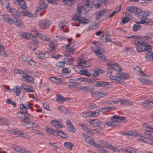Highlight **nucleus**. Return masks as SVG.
Returning <instances> with one entry per match:
<instances>
[{
	"instance_id": "49530a36",
	"label": "nucleus",
	"mask_w": 153,
	"mask_h": 153,
	"mask_svg": "<svg viewBox=\"0 0 153 153\" xmlns=\"http://www.w3.org/2000/svg\"><path fill=\"white\" fill-rule=\"evenodd\" d=\"M113 108H114L113 107L105 106L100 108L99 109L100 111H101L102 112H104L113 110Z\"/></svg>"
},
{
	"instance_id": "0eeeda50",
	"label": "nucleus",
	"mask_w": 153,
	"mask_h": 153,
	"mask_svg": "<svg viewBox=\"0 0 153 153\" xmlns=\"http://www.w3.org/2000/svg\"><path fill=\"white\" fill-rule=\"evenodd\" d=\"M73 20L74 21H78L80 23L84 25L89 23L90 22V21L88 19L85 17L81 18L79 15L77 16L76 15L73 18Z\"/></svg>"
},
{
	"instance_id": "79ce46f5",
	"label": "nucleus",
	"mask_w": 153,
	"mask_h": 153,
	"mask_svg": "<svg viewBox=\"0 0 153 153\" xmlns=\"http://www.w3.org/2000/svg\"><path fill=\"white\" fill-rule=\"evenodd\" d=\"M57 45V43L56 41H52L50 42L49 47L51 50H54Z\"/></svg>"
},
{
	"instance_id": "4d7b16f0",
	"label": "nucleus",
	"mask_w": 153,
	"mask_h": 153,
	"mask_svg": "<svg viewBox=\"0 0 153 153\" xmlns=\"http://www.w3.org/2000/svg\"><path fill=\"white\" fill-rule=\"evenodd\" d=\"M13 91L14 93L17 96H19L20 95V91L22 90V89H19L18 86H16L15 87L13 88Z\"/></svg>"
},
{
	"instance_id": "0e129e2a",
	"label": "nucleus",
	"mask_w": 153,
	"mask_h": 153,
	"mask_svg": "<svg viewBox=\"0 0 153 153\" xmlns=\"http://www.w3.org/2000/svg\"><path fill=\"white\" fill-rule=\"evenodd\" d=\"M30 132L31 133H33L39 135L40 134L41 135H44V134L43 133H40L39 131L34 128H32L30 131Z\"/></svg>"
},
{
	"instance_id": "4be33fe9",
	"label": "nucleus",
	"mask_w": 153,
	"mask_h": 153,
	"mask_svg": "<svg viewBox=\"0 0 153 153\" xmlns=\"http://www.w3.org/2000/svg\"><path fill=\"white\" fill-rule=\"evenodd\" d=\"M140 11L137 14V16L140 18H146L149 15V12L147 11H143L140 8Z\"/></svg>"
},
{
	"instance_id": "c85d7f7f",
	"label": "nucleus",
	"mask_w": 153,
	"mask_h": 153,
	"mask_svg": "<svg viewBox=\"0 0 153 153\" xmlns=\"http://www.w3.org/2000/svg\"><path fill=\"white\" fill-rule=\"evenodd\" d=\"M108 85L107 82L104 81H101L97 82L95 85L96 87H103Z\"/></svg>"
},
{
	"instance_id": "4c0bfd02",
	"label": "nucleus",
	"mask_w": 153,
	"mask_h": 153,
	"mask_svg": "<svg viewBox=\"0 0 153 153\" xmlns=\"http://www.w3.org/2000/svg\"><path fill=\"white\" fill-rule=\"evenodd\" d=\"M65 4L71 6L75 3L76 0H62Z\"/></svg>"
},
{
	"instance_id": "e2e57ef3",
	"label": "nucleus",
	"mask_w": 153,
	"mask_h": 153,
	"mask_svg": "<svg viewBox=\"0 0 153 153\" xmlns=\"http://www.w3.org/2000/svg\"><path fill=\"white\" fill-rule=\"evenodd\" d=\"M141 39L143 40L145 42V43L149 42L151 39V37L149 36H142L141 37Z\"/></svg>"
},
{
	"instance_id": "774afa93",
	"label": "nucleus",
	"mask_w": 153,
	"mask_h": 153,
	"mask_svg": "<svg viewBox=\"0 0 153 153\" xmlns=\"http://www.w3.org/2000/svg\"><path fill=\"white\" fill-rule=\"evenodd\" d=\"M83 129L86 132H88L89 130H90V129L88 126H87L85 124L81 125Z\"/></svg>"
},
{
	"instance_id": "20e7f679",
	"label": "nucleus",
	"mask_w": 153,
	"mask_h": 153,
	"mask_svg": "<svg viewBox=\"0 0 153 153\" xmlns=\"http://www.w3.org/2000/svg\"><path fill=\"white\" fill-rule=\"evenodd\" d=\"M84 59V56H82L79 58L77 64L79 66L85 68L90 66L91 63L90 62L86 61Z\"/></svg>"
},
{
	"instance_id": "4468645a",
	"label": "nucleus",
	"mask_w": 153,
	"mask_h": 153,
	"mask_svg": "<svg viewBox=\"0 0 153 153\" xmlns=\"http://www.w3.org/2000/svg\"><path fill=\"white\" fill-rule=\"evenodd\" d=\"M48 7V5L44 1H41L40 2L39 7L36 10V12H39V11L44 10L45 9L47 8Z\"/></svg>"
},
{
	"instance_id": "052dcab7",
	"label": "nucleus",
	"mask_w": 153,
	"mask_h": 153,
	"mask_svg": "<svg viewBox=\"0 0 153 153\" xmlns=\"http://www.w3.org/2000/svg\"><path fill=\"white\" fill-rule=\"evenodd\" d=\"M130 20V19L128 17H123L121 21L120 24L122 25H124L126 23H127Z\"/></svg>"
},
{
	"instance_id": "09e8293b",
	"label": "nucleus",
	"mask_w": 153,
	"mask_h": 153,
	"mask_svg": "<svg viewBox=\"0 0 153 153\" xmlns=\"http://www.w3.org/2000/svg\"><path fill=\"white\" fill-rule=\"evenodd\" d=\"M106 148L109 149L113 152H120V150L117 147H114L111 145H109L107 146H106Z\"/></svg>"
},
{
	"instance_id": "13d9d810",
	"label": "nucleus",
	"mask_w": 153,
	"mask_h": 153,
	"mask_svg": "<svg viewBox=\"0 0 153 153\" xmlns=\"http://www.w3.org/2000/svg\"><path fill=\"white\" fill-rule=\"evenodd\" d=\"M25 62L33 66H35L36 65V62L32 60H24Z\"/></svg>"
},
{
	"instance_id": "393cba45",
	"label": "nucleus",
	"mask_w": 153,
	"mask_h": 153,
	"mask_svg": "<svg viewBox=\"0 0 153 153\" xmlns=\"http://www.w3.org/2000/svg\"><path fill=\"white\" fill-rule=\"evenodd\" d=\"M21 121L24 123L25 126H26L27 125L31 123L30 118L26 115L24 117H22Z\"/></svg>"
},
{
	"instance_id": "e433bc0d",
	"label": "nucleus",
	"mask_w": 153,
	"mask_h": 153,
	"mask_svg": "<svg viewBox=\"0 0 153 153\" xmlns=\"http://www.w3.org/2000/svg\"><path fill=\"white\" fill-rule=\"evenodd\" d=\"M79 89L81 91H91L93 90L92 88L90 86H83L79 87Z\"/></svg>"
},
{
	"instance_id": "412c9836",
	"label": "nucleus",
	"mask_w": 153,
	"mask_h": 153,
	"mask_svg": "<svg viewBox=\"0 0 153 153\" xmlns=\"http://www.w3.org/2000/svg\"><path fill=\"white\" fill-rule=\"evenodd\" d=\"M105 11L102 10H101L99 12H97L96 14V18L97 20H99L100 21H102L104 19L103 17L104 16Z\"/></svg>"
},
{
	"instance_id": "7c9ffc66",
	"label": "nucleus",
	"mask_w": 153,
	"mask_h": 153,
	"mask_svg": "<svg viewBox=\"0 0 153 153\" xmlns=\"http://www.w3.org/2000/svg\"><path fill=\"white\" fill-rule=\"evenodd\" d=\"M13 23L18 27H21L23 25V22L19 18L14 19L13 20Z\"/></svg>"
},
{
	"instance_id": "c756f323",
	"label": "nucleus",
	"mask_w": 153,
	"mask_h": 153,
	"mask_svg": "<svg viewBox=\"0 0 153 153\" xmlns=\"http://www.w3.org/2000/svg\"><path fill=\"white\" fill-rule=\"evenodd\" d=\"M117 76L120 79H127L129 78V76L123 72L121 73H117Z\"/></svg>"
},
{
	"instance_id": "c9c22d12",
	"label": "nucleus",
	"mask_w": 153,
	"mask_h": 153,
	"mask_svg": "<svg viewBox=\"0 0 153 153\" xmlns=\"http://www.w3.org/2000/svg\"><path fill=\"white\" fill-rule=\"evenodd\" d=\"M18 4L19 5L20 8L25 9L27 8V5L25 1L24 0H19Z\"/></svg>"
},
{
	"instance_id": "ea45409f",
	"label": "nucleus",
	"mask_w": 153,
	"mask_h": 153,
	"mask_svg": "<svg viewBox=\"0 0 153 153\" xmlns=\"http://www.w3.org/2000/svg\"><path fill=\"white\" fill-rule=\"evenodd\" d=\"M99 143H100V144H96V147L97 148V149H98V147L102 148H103V146H104L106 147V146H108L106 145L107 142L106 141L103 140H100V141Z\"/></svg>"
},
{
	"instance_id": "6ab92c4d",
	"label": "nucleus",
	"mask_w": 153,
	"mask_h": 153,
	"mask_svg": "<svg viewBox=\"0 0 153 153\" xmlns=\"http://www.w3.org/2000/svg\"><path fill=\"white\" fill-rule=\"evenodd\" d=\"M23 76V78L26 82L32 84H33L34 83V78L33 77L28 75L27 73L25 74L24 76Z\"/></svg>"
},
{
	"instance_id": "603ef678",
	"label": "nucleus",
	"mask_w": 153,
	"mask_h": 153,
	"mask_svg": "<svg viewBox=\"0 0 153 153\" xmlns=\"http://www.w3.org/2000/svg\"><path fill=\"white\" fill-rule=\"evenodd\" d=\"M3 47L2 45L0 46V54L1 56H7L8 55L5 52Z\"/></svg>"
},
{
	"instance_id": "680f3d73",
	"label": "nucleus",
	"mask_w": 153,
	"mask_h": 153,
	"mask_svg": "<svg viewBox=\"0 0 153 153\" xmlns=\"http://www.w3.org/2000/svg\"><path fill=\"white\" fill-rule=\"evenodd\" d=\"M15 149L16 151L21 153H24L25 151L23 148L21 147H15Z\"/></svg>"
},
{
	"instance_id": "a211bd4d",
	"label": "nucleus",
	"mask_w": 153,
	"mask_h": 153,
	"mask_svg": "<svg viewBox=\"0 0 153 153\" xmlns=\"http://www.w3.org/2000/svg\"><path fill=\"white\" fill-rule=\"evenodd\" d=\"M143 105L145 108H149L153 106V100L150 99L144 101L143 102Z\"/></svg>"
},
{
	"instance_id": "c03bdc74",
	"label": "nucleus",
	"mask_w": 153,
	"mask_h": 153,
	"mask_svg": "<svg viewBox=\"0 0 153 153\" xmlns=\"http://www.w3.org/2000/svg\"><path fill=\"white\" fill-rule=\"evenodd\" d=\"M141 26L140 24V23L137 22L136 24L134 25L132 29L134 31L136 32L138 31L141 28Z\"/></svg>"
},
{
	"instance_id": "dca6fc26",
	"label": "nucleus",
	"mask_w": 153,
	"mask_h": 153,
	"mask_svg": "<svg viewBox=\"0 0 153 153\" xmlns=\"http://www.w3.org/2000/svg\"><path fill=\"white\" fill-rule=\"evenodd\" d=\"M4 21L7 23L12 24L13 23V20L8 15L6 14H4L1 16Z\"/></svg>"
},
{
	"instance_id": "2f4dec72",
	"label": "nucleus",
	"mask_w": 153,
	"mask_h": 153,
	"mask_svg": "<svg viewBox=\"0 0 153 153\" xmlns=\"http://www.w3.org/2000/svg\"><path fill=\"white\" fill-rule=\"evenodd\" d=\"M67 98H64L60 94L57 95L56 97V101L61 103H62L64 101L66 100Z\"/></svg>"
},
{
	"instance_id": "864d4df0",
	"label": "nucleus",
	"mask_w": 153,
	"mask_h": 153,
	"mask_svg": "<svg viewBox=\"0 0 153 153\" xmlns=\"http://www.w3.org/2000/svg\"><path fill=\"white\" fill-rule=\"evenodd\" d=\"M57 135H59L60 137L62 138H67L68 137L67 135L64 132H62L61 130H59L57 131Z\"/></svg>"
},
{
	"instance_id": "39448f33",
	"label": "nucleus",
	"mask_w": 153,
	"mask_h": 153,
	"mask_svg": "<svg viewBox=\"0 0 153 153\" xmlns=\"http://www.w3.org/2000/svg\"><path fill=\"white\" fill-rule=\"evenodd\" d=\"M51 24V22L50 20L45 19L39 21V25L41 29H45L48 28Z\"/></svg>"
},
{
	"instance_id": "aec40b11",
	"label": "nucleus",
	"mask_w": 153,
	"mask_h": 153,
	"mask_svg": "<svg viewBox=\"0 0 153 153\" xmlns=\"http://www.w3.org/2000/svg\"><path fill=\"white\" fill-rule=\"evenodd\" d=\"M22 86L24 90L27 92H33L34 91L33 87L30 85H27L25 84H23Z\"/></svg>"
},
{
	"instance_id": "37998d69",
	"label": "nucleus",
	"mask_w": 153,
	"mask_h": 153,
	"mask_svg": "<svg viewBox=\"0 0 153 153\" xmlns=\"http://www.w3.org/2000/svg\"><path fill=\"white\" fill-rule=\"evenodd\" d=\"M127 134L128 135L132 136H137L138 137H140V138L141 137H143L141 135L138 133H137L133 131H128L127 132Z\"/></svg>"
},
{
	"instance_id": "de8ad7c7",
	"label": "nucleus",
	"mask_w": 153,
	"mask_h": 153,
	"mask_svg": "<svg viewBox=\"0 0 153 153\" xmlns=\"http://www.w3.org/2000/svg\"><path fill=\"white\" fill-rule=\"evenodd\" d=\"M36 54L37 56L40 59L43 60L45 58L44 53L41 51L37 52L36 53Z\"/></svg>"
},
{
	"instance_id": "bb28decb",
	"label": "nucleus",
	"mask_w": 153,
	"mask_h": 153,
	"mask_svg": "<svg viewBox=\"0 0 153 153\" xmlns=\"http://www.w3.org/2000/svg\"><path fill=\"white\" fill-rule=\"evenodd\" d=\"M140 141H142L150 145H153V142L150 139L148 138H145L144 137H141L139 139Z\"/></svg>"
},
{
	"instance_id": "6e6d98bb",
	"label": "nucleus",
	"mask_w": 153,
	"mask_h": 153,
	"mask_svg": "<svg viewBox=\"0 0 153 153\" xmlns=\"http://www.w3.org/2000/svg\"><path fill=\"white\" fill-rule=\"evenodd\" d=\"M65 147L67 149H71L73 147V144L71 143L68 142H66L64 144Z\"/></svg>"
},
{
	"instance_id": "f03ea898",
	"label": "nucleus",
	"mask_w": 153,
	"mask_h": 153,
	"mask_svg": "<svg viewBox=\"0 0 153 153\" xmlns=\"http://www.w3.org/2000/svg\"><path fill=\"white\" fill-rule=\"evenodd\" d=\"M136 48L137 52H150L152 49V47L149 45H147L143 40L141 39L139 43L136 45Z\"/></svg>"
},
{
	"instance_id": "f704fd0d",
	"label": "nucleus",
	"mask_w": 153,
	"mask_h": 153,
	"mask_svg": "<svg viewBox=\"0 0 153 153\" xmlns=\"http://www.w3.org/2000/svg\"><path fill=\"white\" fill-rule=\"evenodd\" d=\"M66 123L69 130L72 131H73L74 130V127L72 125L71 122L69 119H67L66 120Z\"/></svg>"
},
{
	"instance_id": "5fc2aeb1",
	"label": "nucleus",
	"mask_w": 153,
	"mask_h": 153,
	"mask_svg": "<svg viewBox=\"0 0 153 153\" xmlns=\"http://www.w3.org/2000/svg\"><path fill=\"white\" fill-rule=\"evenodd\" d=\"M126 151L129 153H138V151L136 149H133L131 147H129L126 149Z\"/></svg>"
},
{
	"instance_id": "9d476101",
	"label": "nucleus",
	"mask_w": 153,
	"mask_h": 153,
	"mask_svg": "<svg viewBox=\"0 0 153 153\" xmlns=\"http://www.w3.org/2000/svg\"><path fill=\"white\" fill-rule=\"evenodd\" d=\"M100 23L99 20H95L91 23L87 29L88 31H90L92 30L97 29L99 27Z\"/></svg>"
},
{
	"instance_id": "a18cd8bd",
	"label": "nucleus",
	"mask_w": 153,
	"mask_h": 153,
	"mask_svg": "<svg viewBox=\"0 0 153 153\" xmlns=\"http://www.w3.org/2000/svg\"><path fill=\"white\" fill-rule=\"evenodd\" d=\"M71 71L69 68H63L62 70V72L63 74H68V76H67V77L69 78L71 77V76L69 75L68 74L70 73Z\"/></svg>"
},
{
	"instance_id": "6e6552de",
	"label": "nucleus",
	"mask_w": 153,
	"mask_h": 153,
	"mask_svg": "<svg viewBox=\"0 0 153 153\" xmlns=\"http://www.w3.org/2000/svg\"><path fill=\"white\" fill-rule=\"evenodd\" d=\"M33 105L32 103H29L28 102H25L24 104L22 103L20 105V109H22L24 113H27V110L32 108V106Z\"/></svg>"
},
{
	"instance_id": "473e14b6",
	"label": "nucleus",
	"mask_w": 153,
	"mask_h": 153,
	"mask_svg": "<svg viewBox=\"0 0 153 153\" xmlns=\"http://www.w3.org/2000/svg\"><path fill=\"white\" fill-rule=\"evenodd\" d=\"M120 104L122 105L129 106L133 105V103L131 102L126 100L120 99Z\"/></svg>"
},
{
	"instance_id": "423d86ee",
	"label": "nucleus",
	"mask_w": 153,
	"mask_h": 153,
	"mask_svg": "<svg viewBox=\"0 0 153 153\" xmlns=\"http://www.w3.org/2000/svg\"><path fill=\"white\" fill-rule=\"evenodd\" d=\"M111 120L113 123H115L116 122L118 123L121 122H126L127 121V120L126 119L125 117L117 115L112 116L111 118Z\"/></svg>"
},
{
	"instance_id": "2eb2a0df",
	"label": "nucleus",
	"mask_w": 153,
	"mask_h": 153,
	"mask_svg": "<svg viewBox=\"0 0 153 153\" xmlns=\"http://www.w3.org/2000/svg\"><path fill=\"white\" fill-rule=\"evenodd\" d=\"M126 37L129 38H133L135 39H132L131 42L136 45H136H137L141 39V37H138L136 35L127 37Z\"/></svg>"
},
{
	"instance_id": "a19ab883",
	"label": "nucleus",
	"mask_w": 153,
	"mask_h": 153,
	"mask_svg": "<svg viewBox=\"0 0 153 153\" xmlns=\"http://www.w3.org/2000/svg\"><path fill=\"white\" fill-rule=\"evenodd\" d=\"M146 58L149 61H153V52L147 53L146 55Z\"/></svg>"
},
{
	"instance_id": "cd10ccee",
	"label": "nucleus",
	"mask_w": 153,
	"mask_h": 153,
	"mask_svg": "<svg viewBox=\"0 0 153 153\" xmlns=\"http://www.w3.org/2000/svg\"><path fill=\"white\" fill-rule=\"evenodd\" d=\"M36 34L37 36L39 37L44 41H49L50 40L51 38L46 36L39 33H37Z\"/></svg>"
},
{
	"instance_id": "f257e3e1",
	"label": "nucleus",
	"mask_w": 153,
	"mask_h": 153,
	"mask_svg": "<svg viewBox=\"0 0 153 153\" xmlns=\"http://www.w3.org/2000/svg\"><path fill=\"white\" fill-rule=\"evenodd\" d=\"M105 0H87L83 7L85 9L84 7L88 8H91L94 6H96L97 7H102L104 5V2Z\"/></svg>"
},
{
	"instance_id": "8fccbe9b",
	"label": "nucleus",
	"mask_w": 153,
	"mask_h": 153,
	"mask_svg": "<svg viewBox=\"0 0 153 153\" xmlns=\"http://www.w3.org/2000/svg\"><path fill=\"white\" fill-rule=\"evenodd\" d=\"M46 131L48 133L52 134L55 136L57 135V131L54 130L53 129L48 128L47 129Z\"/></svg>"
},
{
	"instance_id": "7ed1b4c3",
	"label": "nucleus",
	"mask_w": 153,
	"mask_h": 153,
	"mask_svg": "<svg viewBox=\"0 0 153 153\" xmlns=\"http://www.w3.org/2000/svg\"><path fill=\"white\" fill-rule=\"evenodd\" d=\"M140 8L136 7H135L131 6L128 7L125 11V14L126 16H129L131 13H134L137 16V14L140 11Z\"/></svg>"
},
{
	"instance_id": "5701e85b",
	"label": "nucleus",
	"mask_w": 153,
	"mask_h": 153,
	"mask_svg": "<svg viewBox=\"0 0 153 153\" xmlns=\"http://www.w3.org/2000/svg\"><path fill=\"white\" fill-rule=\"evenodd\" d=\"M107 65L111 69H113L115 71H120L122 70V68L117 65L108 63H107Z\"/></svg>"
},
{
	"instance_id": "1a4fd4ad",
	"label": "nucleus",
	"mask_w": 153,
	"mask_h": 153,
	"mask_svg": "<svg viewBox=\"0 0 153 153\" xmlns=\"http://www.w3.org/2000/svg\"><path fill=\"white\" fill-rule=\"evenodd\" d=\"M7 9L8 10V12L11 13V14L14 17L17 18L19 16L20 13L17 11V10L12 7L10 5L8 7H7Z\"/></svg>"
},
{
	"instance_id": "69168bd1",
	"label": "nucleus",
	"mask_w": 153,
	"mask_h": 153,
	"mask_svg": "<svg viewBox=\"0 0 153 153\" xmlns=\"http://www.w3.org/2000/svg\"><path fill=\"white\" fill-rule=\"evenodd\" d=\"M22 14L25 16H27L29 17H32L33 16V13H30L29 11H23L22 13Z\"/></svg>"
},
{
	"instance_id": "f3484780",
	"label": "nucleus",
	"mask_w": 153,
	"mask_h": 153,
	"mask_svg": "<svg viewBox=\"0 0 153 153\" xmlns=\"http://www.w3.org/2000/svg\"><path fill=\"white\" fill-rule=\"evenodd\" d=\"M110 78L111 80L113 82L117 83L120 84L124 85L125 82L123 81L122 79H120L117 76V74L116 76H110Z\"/></svg>"
},
{
	"instance_id": "ddd939ff",
	"label": "nucleus",
	"mask_w": 153,
	"mask_h": 153,
	"mask_svg": "<svg viewBox=\"0 0 153 153\" xmlns=\"http://www.w3.org/2000/svg\"><path fill=\"white\" fill-rule=\"evenodd\" d=\"M89 123L93 127L102 126L104 125V123L98 119L92 120L89 121Z\"/></svg>"
},
{
	"instance_id": "58836bf2",
	"label": "nucleus",
	"mask_w": 153,
	"mask_h": 153,
	"mask_svg": "<svg viewBox=\"0 0 153 153\" xmlns=\"http://www.w3.org/2000/svg\"><path fill=\"white\" fill-rule=\"evenodd\" d=\"M65 22L63 21H61L59 23V29H62L63 30V31L64 32H68V30H65L64 29L65 27L66 28L67 27L64 24Z\"/></svg>"
},
{
	"instance_id": "72a5a7b5",
	"label": "nucleus",
	"mask_w": 153,
	"mask_h": 153,
	"mask_svg": "<svg viewBox=\"0 0 153 153\" xmlns=\"http://www.w3.org/2000/svg\"><path fill=\"white\" fill-rule=\"evenodd\" d=\"M138 80L139 81L141 82L143 84L151 85L152 83V82L146 79L140 78L138 79Z\"/></svg>"
},
{
	"instance_id": "bf43d9fd",
	"label": "nucleus",
	"mask_w": 153,
	"mask_h": 153,
	"mask_svg": "<svg viewBox=\"0 0 153 153\" xmlns=\"http://www.w3.org/2000/svg\"><path fill=\"white\" fill-rule=\"evenodd\" d=\"M78 73L80 75H83L88 76H91V73H89L87 71L83 70L79 71Z\"/></svg>"
},
{
	"instance_id": "338daca9",
	"label": "nucleus",
	"mask_w": 153,
	"mask_h": 153,
	"mask_svg": "<svg viewBox=\"0 0 153 153\" xmlns=\"http://www.w3.org/2000/svg\"><path fill=\"white\" fill-rule=\"evenodd\" d=\"M0 1L2 4L5 6L6 8L7 6L8 7L10 5L9 3L6 0H0Z\"/></svg>"
},
{
	"instance_id": "b1692460",
	"label": "nucleus",
	"mask_w": 153,
	"mask_h": 153,
	"mask_svg": "<svg viewBox=\"0 0 153 153\" xmlns=\"http://www.w3.org/2000/svg\"><path fill=\"white\" fill-rule=\"evenodd\" d=\"M65 62L67 64L71 65L74 61V59L70 55H67L65 57Z\"/></svg>"
},
{
	"instance_id": "a878e982",
	"label": "nucleus",
	"mask_w": 153,
	"mask_h": 153,
	"mask_svg": "<svg viewBox=\"0 0 153 153\" xmlns=\"http://www.w3.org/2000/svg\"><path fill=\"white\" fill-rule=\"evenodd\" d=\"M20 36L26 39H30L33 37V36L29 33H26L25 32H21Z\"/></svg>"
},
{
	"instance_id": "9b49d317",
	"label": "nucleus",
	"mask_w": 153,
	"mask_h": 153,
	"mask_svg": "<svg viewBox=\"0 0 153 153\" xmlns=\"http://www.w3.org/2000/svg\"><path fill=\"white\" fill-rule=\"evenodd\" d=\"M82 134L85 138V140L86 143L96 146V144L95 143L93 138L91 137L88 136V134H85L82 133Z\"/></svg>"
},
{
	"instance_id": "3c124183",
	"label": "nucleus",
	"mask_w": 153,
	"mask_h": 153,
	"mask_svg": "<svg viewBox=\"0 0 153 153\" xmlns=\"http://www.w3.org/2000/svg\"><path fill=\"white\" fill-rule=\"evenodd\" d=\"M143 126L144 128L149 132H153V128L148 125L146 123H144Z\"/></svg>"
},
{
	"instance_id": "f8f14e48",
	"label": "nucleus",
	"mask_w": 153,
	"mask_h": 153,
	"mask_svg": "<svg viewBox=\"0 0 153 153\" xmlns=\"http://www.w3.org/2000/svg\"><path fill=\"white\" fill-rule=\"evenodd\" d=\"M51 124L56 128H62L64 127V126L61 123L60 121L56 119L52 120L50 122Z\"/></svg>"
}]
</instances>
